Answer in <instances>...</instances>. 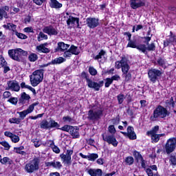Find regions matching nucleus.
<instances>
[{"instance_id": "nucleus-41", "label": "nucleus", "mask_w": 176, "mask_h": 176, "mask_svg": "<svg viewBox=\"0 0 176 176\" xmlns=\"http://www.w3.org/2000/svg\"><path fill=\"white\" fill-rule=\"evenodd\" d=\"M157 63L158 65H160V67H162V68H166V60H164L162 58H159L157 60Z\"/></svg>"}, {"instance_id": "nucleus-56", "label": "nucleus", "mask_w": 176, "mask_h": 176, "mask_svg": "<svg viewBox=\"0 0 176 176\" xmlns=\"http://www.w3.org/2000/svg\"><path fill=\"white\" fill-rule=\"evenodd\" d=\"M169 163L170 164H172L173 166H176V158L175 156H170L169 157Z\"/></svg>"}, {"instance_id": "nucleus-5", "label": "nucleus", "mask_w": 176, "mask_h": 176, "mask_svg": "<svg viewBox=\"0 0 176 176\" xmlns=\"http://www.w3.org/2000/svg\"><path fill=\"white\" fill-rule=\"evenodd\" d=\"M43 69H37L30 76V82L33 87H36L43 80Z\"/></svg>"}, {"instance_id": "nucleus-37", "label": "nucleus", "mask_w": 176, "mask_h": 176, "mask_svg": "<svg viewBox=\"0 0 176 176\" xmlns=\"http://www.w3.org/2000/svg\"><path fill=\"white\" fill-rule=\"evenodd\" d=\"M117 99L118 101V104L120 105L123 104V101L126 100V96H124L123 94H120L117 96Z\"/></svg>"}, {"instance_id": "nucleus-35", "label": "nucleus", "mask_w": 176, "mask_h": 176, "mask_svg": "<svg viewBox=\"0 0 176 176\" xmlns=\"http://www.w3.org/2000/svg\"><path fill=\"white\" fill-rule=\"evenodd\" d=\"M0 163L1 164H12V160L8 157H4L0 159Z\"/></svg>"}, {"instance_id": "nucleus-18", "label": "nucleus", "mask_w": 176, "mask_h": 176, "mask_svg": "<svg viewBox=\"0 0 176 176\" xmlns=\"http://www.w3.org/2000/svg\"><path fill=\"white\" fill-rule=\"evenodd\" d=\"M4 135L6 137H8V138H10L12 142H13L14 144H17V142L20 141V137H19V135H16L12 133L10 131L4 132Z\"/></svg>"}, {"instance_id": "nucleus-61", "label": "nucleus", "mask_w": 176, "mask_h": 176, "mask_svg": "<svg viewBox=\"0 0 176 176\" xmlns=\"http://www.w3.org/2000/svg\"><path fill=\"white\" fill-rule=\"evenodd\" d=\"M6 64V60L3 58V56H0V68H2V67H4V65Z\"/></svg>"}, {"instance_id": "nucleus-16", "label": "nucleus", "mask_w": 176, "mask_h": 176, "mask_svg": "<svg viewBox=\"0 0 176 176\" xmlns=\"http://www.w3.org/2000/svg\"><path fill=\"white\" fill-rule=\"evenodd\" d=\"M130 6L132 9H138L145 6V0H130Z\"/></svg>"}, {"instance_id": "nucleus-28", "label": "nucleus", "mask_w": 176, "mask_h": 176, "mask_svg": "<svg viewBox=\"0 0 176 176\" xmlns=\"http://www.w3.org/2000/svg\"><path fill=\"white\" fill-rule=\"evenodd\" d=\"M75 23H76V24L79 25V18L69 16L68 19L67 20V25H71V24H75Z\"/></svg>"}, {"instance_id": "nucleus-39", "label": "nucleus", "mask_w": 176, "mask_h": 176, "mask_svg": "<svg viewBox=\"0 0 176 176\" xmlns=\"http://www.w3.org/2000/svg\"><path fill=\"white\" fill-rule=\"evenodd\" d=\"M157 133H159V126H155L152 129L151 131H148L147 134H148V135H155V134H157Z\"/></svg>"}, {"instance_id": "nucleus-25", "label": "nucleus", "mask_w": 176, "mask_h": 176, "mask_svg": "<svg viewBox=\"0 0 176 176\" xmlns=\"http://www.w3.org/2000/svg\"><path fill=\"white\" fill-rule=\"evenodd\" d=\"M50 6L52 9H60L63 8V4L58 2L57 0H50Z\"/></svg>"}, {"instance_id": "nucleus-14", "label": "nucleus", "mask_w": 176, "mask_h": 176, "mask_svg": "<svg viewBox=\"0 0 176 176\" xmlns=\"http://www.w3.org/2000/svg\"><path fill=\"white\" fill-rule=\"evenodd\" d=\"M102 139L107 142L113 145V146H118V142L116 141V138L114 135H107L106 136L102 135Z\"/></svg>"}, {"instance_id": "nucleus-40", "label": "nucleus", "mask_w": 176, "mask_h": 176, "mask_svg": "<svg viewBox=\"0 0 176 176\" xmlns=\"http://www.w3.org/2000/svg\"><path fill=\"white\" fill-rule=\"evenodd\" d=\"M58 127H60V124H58V122H56L53 120H51L50 121V129H54V128L58 129Z\"/></svg>"}, {"instance_id": "nucleus-44", "label": "nucleus", "mask_w": 176, "mask_h": 176, "mask_svg": "<svg viewBox=\"0 0 176 176\" xmlns=\"http://www.w3.org/2000/svg\"><path fill=\"white\" fill-rule=\"evenodd\" d=\"M0 145H2L5 148V151H9L10 149V144L6 141L0 142Z\"/></svg>"}, {"instance_id": "nucleus-46", "label": "nucleus", "mask_w": 176, "mask_h": 176, "mask_svg": "<svg viewBox=\"0 0 176 176\" xmlns=\"http://www.w3.org/2000/svg\"><path fill=\"white\" fill-rule=\"evenodd\" d=\"M125 163L129 164V166H131L134 163V158L131 156L127 157L125 158Z\"/></svg>"}, {"instance_id": "nucleus-45", "label": "nucleus", "mask_w": 176, "mask_h": 176, "mask_svg": "<svg viewBox=\"0 0 176 176\" xmlns=\"http://www.w3.org/2000/svg\"><path fill=\"white\" fill-rule=\"evenodd\" d=\"M13 35H16V36H17V38H19V39H27L28 38L27 35L23 33H19L17 31L15 32V34H14Z\"/></svg>"}, {"instance_id": "nucleus-9", "label": "nucleus", "mask_w": 176, "mask_h": 176, "mask_svg": "<svg viewBox=\"0 0 176 176\" xmlns=\"http://www.w3.org/2000/svg\"><path fill=\"white\" fill-rule=\"evenodd\" d=\"M176 146V139L173 138L168 140L165 149L166 151V153H171V152H174Z\"/></svg>"}, {"instance_id": "nucleus-10", "label": "nucleus", "mask_w": 176, "mask_h": 176, "mask_svg": "<svg viewBox=\"0 0 176 176\" xmlns=\"http://www.w3.org/2000/svg\"><path fill=\"white\" fill-rule=\"evenodd\" d=\"M43 32L47 34L50 36L58 35V30L53 25L45 26L43 29Z\"/></svg>"}, {"instance_id": "nucleus-55", "label": "nucleus", "mask_w": 176, "mask_h": 176, "mask_svg": "<svg viewBox=\"0 0 176 176\" xmlns=\"http://www.w3.org/2000/svg\"><path fill=\"white\" fill-rule=\"evenodd\" d=\"M105 82H106L104 84L105 87H109V86H111V85H112V83H113V81L112 80V79L111 78H106Z\"/></svg>"}, {"instance_id": "nucleus-53", "label": "nucleus", "mask_w": 176, "mask_h": 176, "mask_svg": "<svg viewBox=\"0 0 176 176\" xmlns=\"http://www.w3.org/2000/svg\"><path fill=\"white\" fill-rule=\"evenodd\" d=\"M89 72L92 76H96V74H97V69H96L94 67L90 66L89 67Z\"/></svg>"}, {"instance_id": "nucleus-50", "label": "nucleus", "mask_w": 176, "mask_h": 176, "mask_svg": "<svg viewBox=\"0 0 176 176\" xmlns=\"http://www.w3.org/2000/svg\"><path fill=\"white\" fill-rule=\"evenodd\" d=\"M9 122L12 124L14 123L15 124H19L21 122V119L12 118L9 119Z\"/></svg>"}, {"instance_id": "nucleus-7", "label": "nucleus", "mask_w": 176, "mask_h": 176, "mask_svg": "<svg viewBox=\"0 0 176 176\" xmlns=\"http://www.w3.org/2000/svg\"><path fill=\"white\" fill-rule=\"evenodd\" d=\"M163 72L162 71L157 69H151L148 72V76L149 80L153 83H156V80L162 76Z\"/></svg>"}, {"instance_id": "nucleus-20", "label": "nucleus", "mask_w": 176, "mask_h": 176, "mask_svg": "<svg viewBox=\"0 0 176 176\" xmlns=\"http://www.w3.org/2000/svg\"><path fill=\"white\" fill-rule=\"evenodd\" d=\"M8 87L13 91H19L20 90V85L16 81H9L8 82Z\"/></svg>"}, {"instance_id": "nucleus-12", "label": "nucleus", "mask_w": 176, "mask_h": 176, "mask_svg": "<svg viewBox=\"0 0 176 176\" xmlns=\"http://www.w3.org/2000/svg\"><path fill=\"white\" fill-rule=\"evenodd\" d=\"M45 167H52V168H56V170H61L63 167V164L56 160H54L52 162H45Z\"/></svg>"}, {"instance_id": "nucleus-1", "label": "nucleus", "mask_w": 176, "mask_h": 176, "mask_svg": "<svg viewBox=\"0 0 176 176\" xmlns=\"http://www.w3.org/2000/svg\"><path fill=\"white\" fill-rule=\"evenodd\" d=\"M129 64H130V61L124 56L120 60L116 61L115 65L116 69H122V77L124 78L126 82L131 79V73L129 72L130 71V65Z\"/></svg>"}, {"instance_id": "nucleus-21", "label": "nucleus", "mask_w": 176, "mask_h": 176, "mask_svg": "<svg viewBox=\"0 0 176 176\" xmlns=\"http://www.w3.org/2000/svg\"><path fill=\"white\" fill-rule=\"evenodd\" d=\"M46 46H47V43L41 44L36 47V50L39 53H50V50Z\"/></svg>"}, {"instance_id": "nucleus-29", "label": "nucleus", "mask_w": 176, "mask_h": 176, "mask_svg": "<svg viewBox=\"0 0 176 176\" xmlns=\"http://www.w3.org/2000/svg\"><path fill=\"white\" fill-rule=\"evenodd\" d=\"M40 129H43V130H47L50 129V122H47L46 120H43L40 123Z\"/></svg>"}, {"instance_id": "nucleus-48", "label": "nucleus", "mask_w": 176, "mask_h": 176, "mask_svg": "<svg viewBox=\"0 0 176 176\" xmlns=\"http://www.w3.org/2000/svg\"><path fill=\"white\" fill-rule=\"evenodd\" d=\"M31 21H34V18L31 15H27L24 19L25 24H30Z\"/></svg>"}, {"instance_id": "nucleus-33", "label": "nucleus", "mask_w": 176, "mask_h": 176, "mask_svg": "<svg viewBox=\"0 0 176 176\" xmlns=\"http://www.w3.org/2000/svg\"><path fill=\"white\" fill-rule=\"evenodd\" d=\"M65 58L63 57H58L52 60L51 62V64H53V65L62 64V63H65Z\"/></svg>"}, {"instance_id": "nucleus-13", "label": "nucleus", "mask_w": 176, "mask_h": 176, "mask_svg": "<svg viewBox=\"0 0 176 176\" xmlns=\"http://www.w3.org/2000/svg\"><path fill=\"white\" fill-rule=\"evenodd\" d=\"M126 47H131L132 49H137L140 52H144L145 46L142 44L138 45L137 40L133 39L131 41L128 43Z\"/></svg>"}, {"instance_id": "nucleus-52", "label": "nucleus", "mask_w": 176, "mask_h": 176, "mask_svg": "<svg viewBox=\"0 0 176 176\" xmlns=\"http://www.w3.org/2000/svg\"><path fill=\"white\" fill-rule=\"evenodd\" d=\"M72 129V126L65 125L64 126L59 128V130H61L62 131H67V133H70Z\"/></svg>"}, {"instance_id": "nucleus-15", "label": "nucleus", "mask_w": 176, "mask_h": 176, "mask_svg": "<svg viewBox=\"0 0 176 176\" xmlns=\"http://www.w3.org/2000/svg\"><path fill=\"white\" fill-rule=\"evenodd\" d=\"M121 133L125 137H129L130 140H135L137 138L135 132H134V128L131 126L127 127V132L121 131Z\"/></svg>"}, {"instance_id": "nucleus-54", "label": "nucleus", "mask_w": 176, "mask_h": 176, "mask_svg": "<svg viewBox=\"0 0 176 176\" xmlns=\"http://www.w3.org/2000/svg\"><path fill=\"white\" fill-rule=\"evenodd\" d=\"M72 54L69 50H66L65 51H64L63 57H65V58H69V57H72Z\"/></svg>"}, {"instance_id": "nucleus-2", "label": "nucleus", "mask_w": 176, "mask_h": 176, "mask_svg": "<svg viewBox=\"0 0 176 176\" xmlns=\"http://www.w3.org/2000/svg\"><path fill=\"white\" fill-rule=\"evenodd\" d=\"M167 115H168L167 109L159 105L153 111V114L150 117V120H151V122H156V120L159 119H164V118L167 117Z\"/></svg>"}, {"instance_id": "nucleus-3", "label": "nucleus", "mask_w": 176, "mask_h": 176, "mask_svg": "<svg viewBox=\"0 0 176 176\" xmlns=\"http://www.w3.org/2000/svg\"><path fill=\"white\" fill-rule=\"evenodd\" d=\"M101 116H102V109L97 105L92 107L87 113V119L91 122H97V120H100Z\"/></svg>"}, {"instance_id": "nucleus-59", "label": "nucleus", "mask_w": 176, "mask_h": 176, "mask_svg": "<svg viewBox=\"0 0 176 176\" xmlns=\"http://www.w3.org/2000/svg\"><path fill=\"white\" fill-rule=\"evenodd\" d=\"M63 120L66 123H72L74 122V120L69 116L63 117Z\"/></svg>"}, {"instance_id": "nucleus-11", "label": "nucleus", "mask_w": 176, "mask_h": 176, "mask_svg": "<svg viewBox=\"0 0 176 176\" xmlns=\"http://www.w3.org/2000/svg\"><path fill=\"white\" fill-rule=\"evenodd\" d=\"M86 24L89 28H96L100 24V20L96 18L89 17L86 19Z\"/></svg>"}, {"instance_id": "nucleus-30", "label": "nucleus", "mask_w": 176, "mask_h": 176, "mask_svg": "<svg viewBox=\"0 0 176 176\" xmlns=\"http://www.w3.org/2000/svg\"><path fill=\"white\" fill-rule=\"evenodd\" d=\"M151 135V140L153 142H158V141L160 140V137H164L166 134L162 133V134H157L155 133L154 135Z\"/></svg>"}, {"instance_id": "nucleus-32", "label": "nucleus", "mask_w": 176, "mask_h": 176, "mask_svg": "<svg viewBox=\"0 0 176 176\" xmlns=\"http://www.w3.org/2000/svg\"><path fill=\"white\" fill-rule=\"evenodd\" d=\"M36 105H39V102H36L34 103H32L29 106L28 109L25 110L27 112L28 115V113H31L34 111V109H35V107H36Z\"/></svg>"}, {"instance_id": "nucleus-58", "label": "nucleus", "mask_w": 176, "mask_h": 176, "mask_svg": "<svg viewBox=\"0 0 176 176\" xmlns=\"http://www.w3.org/2000/svg\"><path fill=\"white\" fill-rule=\"evenodd\" d=\"M12 97V94L9 91H6L3 94V98L6 99V98H10Z\"/></svg>"}, {"instance_id": "nucleus-51", "label": "nucleus", "mask_w": 176, "mask_h": 176, "mask_svg": "<svg viewBox=\"0 0 176 176\" xmlns=\"http://www.w3.org/2000/svg\"><path fill=\"white\" fill-rule=\"evenodd\" d=\"M18 113L19 114V119H21V121L24 120L25 116H27V115H28V113H27V111L25 110H24L23 111L18 112Z\"/></svg>"}, {"instance_id": "nucleus-38", "label": "nucleus", "mask_w": 176, "mask_h": 176, "mask_svg": "<svg viewBox=\"0 0 176 176\" xmlns=\"http://www.w3.org/2000/svg\"><path fill=\"white\" fill-rule=\"evenodd\" d=\"M28 59L31 61V63H35V61L38 60V55L36 54L32 53L28 56Z\"/></svg>"}, {"instance_id": "nucleus-19", "label": "nucleus", "mask_w": 176, "mask_h": 176, "mask_svg": "<svg viewBox=\"0 0 176 176\" xmlns=\"http://www.w3.org/2000/svg\"><path fill=\"white\" fill-rule=\"evenodd\" d=\"M86 173L91 176H101L102 175V170L101 169L89 168L86 169Z\"/></svg>"}, {"instance_id": "nucleus-23", "label": "nucleus", "mask_w": 176, "mask_h": 176, "mask_svg": "<svg viewBox=\"0 0 176 176\" xmlns=\"http://www.w3.org/2000/svg\"><path fill=\"white\" fill-rule=\"evenodd\" d=\"M69 47V45L65 44L64 42L58 43V47L56 49V52H65Z\"/></svg>"}, {"instance_id": "nucleus-8", "label": "nucleus", "mask_w": 176, "mask_h": 176, "mask_svg": "<svg viewBox=\"0 0 176 176\" xmlns=\"http://www.w3.org/2000/svg\"><path fill=\"white\" fill-rule=\"evenodd\" d=\"M74 153L73 150H67L66 154L62 153L60 155V157L63 162V163H66L68 166H71L72 162L71 161V156Z\"/></svg>"}, {"instance_id": "nucleus-57", "label": "nucleus", "mask_w": 176, "mask_h": 176, "mask_svg": "<svg viewBox=\"0 0 176 176\" xmlns=\"http://www.w3.org/2000/svg\"><path fill=\"white\" fill-rule=\"evenodd\" d=\"M108 131L111 135H113L115 134V133H116V129H115V126L113 125H110L108 127Z\"/></svg>"}, {"instance_id": "nucleus-17", "label": "nucleus", "mask_w": 176, "mask_h": 176, "mask_svg": "<svg viewBox=\"0 0 176 176\" xmlns=\"http://www.w3.org/2000/svg\"><path fill=\"white\" fill-rule=\"evenodd\" d=\"M87 83L88 85V87H90V89H94L95 90H96V91H98V90H100V87H102V85H104V81H100L98 83L91 80H88V82Z\"/></svg>"}, {"instance_id": "nucleus-49", "label": "nucleus", "mask_w": 176, "mask_h": 176, "mask_svg": "<svg viewBox=\"0 0 176 176\" xmlns=\"http://www.w3.org/2000/svg\"><path fill=\"white\" fill-rule=\"evenodd\" d=\"M8 102L12 104V105H17V102H19V99H17V98L10 97L8 100Z\"/></svg>"}, {"instance_id": "nucleus-34", "label": "nucleus", "mask_w": 176, "mask_h": 176, "mask_svg": "<svg viewBox=\"0 0 176 176\" xmlns=\"http://www.w3.org/2000/svg\"><path fill=\"white\" fill-rule=\"evenodd\" d=\"M70 50V52L72 54H74L75 56H78L79 54V49H78V47L75 45H71L70 48L69 49Z\"/></svg>"}, {"instance_id": "nucleus-43", "label": "nucleus", "mask_w": 176, "mask_h": 176, "mask_svg": "<svg viewBox=\"0 0 176 176\" xmlns=\"http://www.w3.org/2000/svg\"><path fill=\"white\" fill-rule=\"evenodd\" d=\"M104 56H105V51H104L103 50H102L98 55H96L95 57H94V60H100L101 58H102V57H104Z\"/></svg>"}, {"instance_id": "nucleus-4", "label": "nucleus", "mask_w": 176, "mask_h": 176, "mask_svg": "<svg viewBox=\"0 0 176 176\" xmlns=\"http://www.w3.org/2000/svg\"><path fill=\"white\" fill-rule=\"evenodd\" d=\"M39 164H41V160L35 157L25 164L24 170L28 174H32L39 170Z\"/></svg>"}, {"instance_id": "nucleus-63", "label": "nucleus", "mask_w": 176, "mask_h": 176, "mask_svg": "<svg viewBox=\"0 0 176 176\" xmlns=\"http://www.w3.org/2000/svg\"><path fill=\"white\" fill-rule=\"evenodd\" d=\"M33 2L34 3H36V5L41 6L43 3H45V2H46V0H33Z\"/></svg>"}, {"instance_id": "nucleus-31", "label": "nucleus", "mask_w": 176, "mask_h": 176, "mask_svg": "<svg viewBox=\"0 0 176 176\" xmlns=\"http://www.w3.org/2000/svg\"><path fill=\"white\" fill-rule=\"evenodd\" d=\"M133 155L137 163H140V162L144 159V157H142L141 153H140V152H138L137 151H133Z\"/></svg>"}, {"instance_id": "nucleus-26", "label": "nucleus", "mask_w": 176, "mask_h": 176, "mask_svg": "<svg viewBox=\"0 0 176 176\" xmlns=\"http://www.w3.org/2000/svg\"><path fill=\"white\" fill-rule=\"evenodd\" d=\"M3 28H6V30H10V31L12 32V35H14L15 34V32H17V30H16L17 28V25L9 23L7 25H3Z\"/></svg>"}, {"instance_id": "nucleus-27", "label": "nucleus", "mask_w": 176, "mask_h": 176, "mask_svg": "<svg viewBox=\"0 0 176 176\" xmlns=\"http://www.w3.org/2000/svg\"><path fill=\"white\" fill-rule=\"evenodd\" d=\"M70 135L73 138H79L80 135L79 134V129L72 126L69 132Z\"/></svg>"}, {"instance_id": "nucleus-64", "label": "nucleus", "mask_w": 176, "mask_h": 176, "mask_svg": "<svg viewBox=\"0 0 176 176\" xmlns=\"http://www.w3.org/2000/svg\"><path fill=\"white\" fill-rule=\"evenodd\" d=\"M146 173L148 176H153L154 175L153 171L150 168H146Z\"/></svg>"}, {"instance_id": "nucleus-36", "label": "nucleus", "mask_w": 176, "mask_h": 176, "mask_svg": "<svg viewBox=\"0 0 176 176\" xmlns=\"http://www.w3.org/2000/svg\"><path fill=\"white\" fill-rule=\"evenodd\" d=\"M46 39H47V35L45 34L43 32H40L37 37L38 42H41V41Z\"/></svg>"}, {"instance_id": "nucleus-47", "label": "nucleus", "mask_w": 176, "mask_h": 176, "mask_svg": "<svg viewBox=\"0 0 176 176\" xmlns=\"http://www.w3.org/2000/svg\"><path fill=\"white\" fill-rule=\"evenodd\" d=\"M32 142L34 143L35 148H39L40 145H42V141L38 139H33Z\"/></svg>"}, {"instance_id": "nucleus-60", "label": "nucleus", "mask_w": 176, "mask_h": 176, "mask_svg": "<svg viewBox=\"0 0 176 176\" xmlns=\"http://www.w3.org/2000/svg\"><path fill=\"white\" fill-rule=\"evenodd\" d=\"M111 123L115 125L119 124V123H120V118H119V116L116 117L114 119H112Z\"/></svg>"}, {"instance_id": "nucleus-6", "label": "nucleus", "mask_w": 176, "mask_h": 176, "mask_svg": "<svg viewBox=\"0 0 176 176\" xmlns=\"http://www.w3.org/2000/svg\"><path fill=\"white\" fill-rule=\"evenodd\" d=\"M8 54L12 60L20 62L23 61V56H27L28 52L21 48H18L16 50H10Z\"/></svg>"}, {"instance_id": "nucleus-42", "label": "nucleus", "mask_w": 176, "mask_h": 176, "mask_svg": "<svg viewBox=\"0 0 176 176\" xmlns=\"http://www.w3.org/2000/svg\"><path fill=\"white\" fill-rule=\"evenodd\" d=\"M96 159H98V154L97 153H91L88 155V160L89 162H94Z\"/></svg>"}, {"instance_id": "nucleus-24", "label": "nucleus", "mask_w": 176, "mask_h": 176, "mask_svg": "<svg viewBox=\"0 0 176 176\" xmlns=\"http://www.w3.org/2000/svg\"><path fill=\"white\" fill-rule=\"evenodd\" d=\"M9 11V6H4L0 8V20L2 19H8V12Z\"/></svg>"}, {"instance_id": "nucleus-62", "label": "nucleus", "mask_w": 176, "mask_h": 176, "mask_svg": "<svg viewBox=\"0 0 176 176\" xmlns=\"http://www.w3.org/2000/svg\"><path fill=\"white\" fill-rule=\"evenodd\" d=\"M139 163H140L142 168H146V166H148V162L145 160H144V158L142 159V160L139 162Z\"/></svg>"}, {"instance_id": "nucleus-22", "label": "nucleus", "mask_w": 176, "mask_h": 176, "mask_svg": "<svg viewBox=\"0 0 176 176\" xmlns=\"http://www.w3.org/2000/svg\"><path fill=\"white\" fill-rule=\"evenodd\" d=\"M143 46H144V51H141L142 53H146V50L148 52H155L156 49V46L155 45V43H151V44H142ZM147 45V46H146Z\"/></svg>"}]
</instances>
